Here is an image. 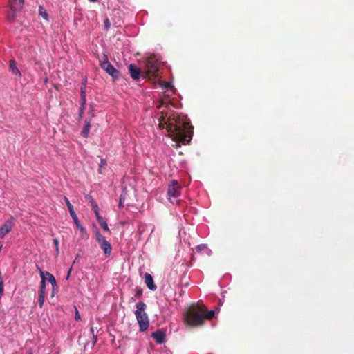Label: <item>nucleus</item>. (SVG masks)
<instances>
[{
    "instance_id": "obj_1",
    "label": "nucleus",
    "mask_w": 354,
    "mask_h": 354,
    "mask_svg": "<svg viewBox=\"0 0 354 354\" xmlns=\"http://www.w3.org/2000/svg\"><path fill=\"white\" fill-rule=\"evenodd\" d=\"M159 118L160 129H166L167 135L176 142L177 147L188 144L193 134V127L190 125L187 116L170 111L164 113Z\"/></svg>"
},
{
    "instance_id": "obj_2",
    "label": "nucleus",
    "mask_w": 354,
    "mask_h": 354,
    "mask_svg": "<svg viewBox=\"0 0 354 354\" xmlns=\"http://www.w3.org/2000/svg\"><path fill=\"white\" fill-rule=\"evenodd\" d=\"M203 306L199 304H192L184 315L185 324L191 327L202 326L203 322Z\"/></svg>"
},
{
    "instance_id": "obj_3",
    "label": "nucleus",
    "mask_w": 354,
    "mask_h": 354,
    "mask_svg": "<svg viewBox=\"0 0 354 354\" xmlns=\"http://www.w3.org/2000/svg\"><path fill=\"white\" fill-rule=\"evenodd\" d=\"M136 306L135 316L139 325V330L144 332L148 329L149 326V317L145 312L147 305L143 301H139Z\"/></svg>"
},
{
    "instance_id": "obj_4",
    "label": "nucleus",
    "mask_w": 354,
    "mask_h": 354,
    "mask_svg": "<svg viewBox=\"0 0 354 354\" xmlns=\"http://www.w3.org/2000/svg\"><path fill=\"white\" fill-rule=\"evenodd\" d=\"M160 62L154 57L150 56L145 62V75L149 78L157 79L160 77Z\"/></svg>"
},
{
    "instance_id": "obj_5",
    "label": "nucleus",
    "mask_w": 354,
    "mask_h": 354,
    "mask_svg": "<svg viewBox=\"0 0 354 354\" xmlns=\"http://www.w3.org/2000/svg\"><path fill=\"white\" fill-rule=\"evenodd\" d=\"M95 235L96 241L98 243L100 248L103 250L105 257H109L112 251L111 243L106 241L105 237L98 230L95 231Z\"/></svg>"
},
{
    "instance_id": "obj_6",
    "label": "nucleus",
    "mask_w": 354,
    "mask_h": 354,
    "mask_svg": "<svg viewBox=\"0 0 354 354\" xmlns=\"http://www.w3.org/2000/svg\"><path fill=\"white\" fill-rule=\"evenodd\" d=\"M100 62L101 68L113 78L116 79L119 77V71L109 62L105 54H103Z\"/></svg>"
},
{
    "instance_id": "obj_7",
    "label": "nucleus",
    "mask_w": 354,
    "mask_h": 354,
    "mask_svg": "<svg viewBox=\"0 0 354 354\" xmlns=\"http://www.w3.org/2000/svg\"><path fill=\"white\" fill-rule=\"evenodd\" d=\"M65 201L66 203V205H67V207H68V211L70 212V214L74 221V223H75L76 226L79 228V230H80V232L82 233H86V230L85 228L80 224L79 220H78V218L74 211V209H73V206L71 204L70 201H68V199L65 197Z\"/></svg>"
},
{
    "instance_id": "obj_8",
    "label": "nucleus",
    "mask_w": 354,
    "mask_h": 354,
    "mask_svg": "<svg viewBox=\"0 0 354 354\" xmlns=\"http://www.w3.org/2000/svg\"><path fill=\"white\" fill-rule=\"evenodd\" d=\"M181 187L177 180H173L169 185L167 193L169 196L176 198L180 194Z\"/></svg>"
},
{
    "instance_id": "obj_9",
    "label": "nucleus",
    "mask_w": 354,
    "mask_h": 354,
    "mask_svg": "<svg viewBox=\"0 0 354 354\" xmlns=\"http://www.w3.org/2000/svg\"><path fill=\"white\" fill-rule=\"evenodd\" d=\"M14 225L12 218L6 221L0 227V239H3L8 234Z\"/></svg>"
},
{
    "instance_id": "obj_10",
    "label": "nucleus",
    "mask_w": 354,
    "mask_h": 354,
    "mask_svg": "<svg viewBox=\"0 0 354 354\" xmlns=\"http://www.w3.org/2000/svg\"><path fill=\"white\" fill-rule=\"evenodd\" d=\"M129 71L131 75V77L134 80H138L140 77V69L135 64H131L129 66Z\"/></svg>"
},
{
    "instance_id": "obj_11",
    "label": "nucleus",
    "mask_w": 354,
    "mask_h": 354,
    "mask_svg": "<svg viewBox=\"0 0 354 354\" xmlns=\"http://www.w3.org/2000/svg\"><path fill=\"white\" fill-rule=\"evenodd\" d=\"M145 283L147 288L151 290H156L157 288L156 285L154 283L153 277L149 273L145 274Z\"/></svg>"
},
{
    "instance_id": "obj_12",
    "label": "nucleus",
    "mask_w": 354,
    "mask_h": 354,
    "mask_svg": "<svg viewBox=\"0 0 354 354\" xmlns=\"http://www.w3.org/2000/svg\"><path fill=\"white\" fill-rule=\"evenodd\" d=\"M151 337L158 344H162L165 340V333L161 330H158L155 333H153Z\"/></svg>"
},
{
    "instance_id": "obj_13",
    "label": "nucleus",
    "mask_w": 354,
    "mask_h": 354,
    "mask_svg": "<svg viewBox=\"0 0 354 354\" xmlns=\"http://www.w3.org/2000/svg\"><path fill=\"white\" fill-rule=\"evenodd\" d=\"M10 8L21 10L24 4V0H8Z\"/></svg>"
},
{
    "instance_id": "obj_14",
    "label": "nucleus",
    "mask_w": 354,
    "mask_h": 354,
    "mask_svg": "<svg viewBox=\"0 0 354 354\" xmlns=\"http://www.w3.org/2000/svg\"><path fill=\"white\" fill-rule=\"evenodd\" d=\"M9 68L10 71L19 77H21V74L19 70L17 67L16 62L14 59L10 60Z\"/></svg>"
},
{
    "instance_id": "obj_15",
    "label": "nucleus",
    "mask_w": 354,
    "mask_h": 354,
    "mask_svg": "<svg viewBox=\"0 0 354 354\" xmlns=\"http://www.w3.org/2000/svg\"><path fill=\"white\" fill-rule=\"evenodd\" d=\"M201 306H203V322L205 321V319H207V320L212 319L214 317V314H215L214 311V310L207 311V308L203 304H201Z\"/></svg>"
},
{
    "instance_id": "obj_16",
    "label": "nucleus",
    "mask_w": 354,
    "mask_h": 354,
    "mask_svg": "<svg viewBox=\"0 0 354 354\" xmlns=\"http://www.w3.org/2000/svg\"><path fill=\"white\" fill-rule=\"evenodd\" d=\"M19 11V10L10 8V10L8 12L6 15L7 19L10 22L15 21L16 19L17 12Z\"/></svg>"
},
{
    "instance_id": "obj_17",
    "label": "nucleus",
    "mask_w": 354,
    "mask_h": 354,
    "mask_svg": "<svg viewBox=\"0 0 354 354\" xmlns=\"http://www.w3.org/2000/svg\"><path fill=\"white\" fill-rule=\"evenodd\" d=\"M90 128H91V124L88 121H85V124H84V128L82 131V135L84 137V138H87L88 136V133H89V131H90Z\"/></svg>"
},
{
    "instance_id": "obj_18",
    "label": "nucleus",
    "mask_w": 354,
    "mask_h": 354,
    "mask_svg": "<svg viewBox=\"0 0 354 354\" xmlns=\"http://www.w3.org/2000/svg\"><path fill=\"white\" fill-rule=\"evenodd\" d=\"M46 274L48 277V281L52 285V288H56V286H57L56 279H55V277L48 272H46Z\"/></svg>"
},
{
    "instance_id": "obj_19",
    "label": "nucleus",
    "mask_w": 354,
    "mask_h": 354,
    "mask_svg": "<svg viewBox=\"0 0 354 354\" xmlns=\"http://www.w3.org/2000/svg\"><path fill=\"white\" fill-rule=\"evenodd\" d=\"M39 15H41L44 19H46V21L49 20L48 15L46 10V9L43 6L39 7Z\"/></svg>"
},
{
    "instance_id": "obj_20",
    "label": "nucleus",
    "mask_w": 354,
    "mask_h": 354,
    "mask_svg": "<svg viewBox=\"0 0 354 354\" xmlns=\"http://www.w3.org/2000/svg\"><path fill=\"white\" fill-rule=\"evenodd\" d=\"M45 290H46V279H43V280H41V283H40L39 294V295H45Z\"/></svg>"
},
{
    "instance_id": "obj_21",
    "label": "nucleus",
    "mask_w": 354,
    "mask_h": 354,
    "mask_svg": "<svg viewBox=\"0 0 354 354\" xmlns=\"http://www.w3.org/2000/svg\"><path fill=\"white\" fill-rule=\"evenodd\" d=\"M98 223L104 229V230H105L106 232H109L108 225L106 222L103 219V218H102L101 221H99Z\"/></svg>"
},
{
    "instance_id": "obj_22",
    "label": "nucleus",
    "mask_w": 354,
    "mask_h": 354,
    "mask_svg": "<svg viewBox=\"0 0 354 354\" xmlns=\"http://www.w3.org/2000/svg\"><path fill=\"white\" fill-rule=\"evenodd\" d=\"M162 88H164L165 90H169V89L172 88L173 86H172L171 83H170L169 82H164L162 84Z\"/></svg>"
},
{
    "instance_id": "obj_23",
    "label": "nucleus",
    "mask_w": 354,
    "mask_h": 354,
    "mask_svg": "<svg viewBox=\"0 0 354 354\" xmlns=\"http://www.w3.org/2000/svg\"><path fill=\"white\" fill-rule=\"evenodd\" d=\"M44 299H45V295H39V294L38 301H39V305L40 308H42V306L44 304V301H45Z\"/></svg>"
},
{
    "instance_id": "obj_24",
    "label": "nucleus",
    "mask_w": 354,
    "mask_h": 354,
    "mask_svg": "<svg viewBox=\"0 0 354 354\" xmlns=\"http://www.w3.org/2000/svg\"><path fill=\"white\" fill-rule=\"evenodd\" d=\"M125 201V196L123 194H121L119 199V208H122L124 207V202Z\"/></svg>"
},
{
    "instance_id": "obj_25",
    "label": "nucleus",
    "mask_w": 354,
    "mask_h": 354,
    "mask_svg": "<svg viewBox=\"0 0 354 354\" xmlns=\"http://www.w3.org/2000/svg\"><path fill=\"white\" fill-rule=\"evenodd\" d=\"M106 165V161L105 159L104 158H102L101 160H100V168H99V173L102 174V168Z\"/></svg>"
},
{
    "instance_id": "obj_26",
    "label": "nucleus",
    "mask_w": 354,
    "mask_h": 354,
    "mask_svg": "<svg viewBox=\"0 0 354 354\" xmlns=\"http://www.w3.org/2000/svg\"><path fill=\"white\" fill-rule=\"evenodd\" d=\"M207 248V245L205 244H200L196 246V250L197 252H201L204 249Z\"/></svg>"
},
{
    "instance_id": "obj_27",
    "label": "nucleus",
    "mask_w": 354,
    "mask_h": 354,
    "mask_svg": "<svg viewBox=\"0 0 354 354\" xmlns=\"http://www.w3.org/2000/svg\"><path fill=\"white\" fill-rule=\"evenodd\" d=\"M81 95H86V82L82 83V86H81Z\"/></svg>"
},
{
    "instance_id": "obj_28",
    "label": "nucleus",
    "mask_w": 354,
    "mask_h": 354,
    "mask_svg": "<svg viewBox=\"0 0 354 354\" xmlns=\"http://www.w3.org/2000/svg\"><path fill=\"white\" fill-rule=\"evenodd\" d=\"M86 102V95H81V105H82V107L85 106Z\"/></svg>"
},
{
    "instance_id": "obj_29",
    "label": "nucleus",
    "mask_w": 354,
    "mask_h": 354,
    "mask_svg": "<svg viewBox=\"0 0 354 354\" xmlns=\"http://www.w3.org/2000/svg\"><path fill=\"white\" fill-rule=\"evenodd\" d=\"M111 26V22L109 19L104 20V27L106 30H108Z\"/></svg>"
},
{
    "instance_id": "obj_30",
    "label": "nucleus",
    "mask_w": 354,
    "mask_h": 354,
    "mask_svg": "<svg viewBox=\"0 0 354 354\" xmlns=\"http://www.w3.org/2000/svg\"><path fill=\"white\" fill-rule=\"evenodd\" d=\"M142 294V290L141 288H136V297H140Z\"/></svg>"
},
{
    "instance_id": "obj_31",
    "label": "nucleus",
    "mask_w": 354,
    "mask_h": 354,
    "mask_svg": "<svg viewBox=\"0 0 354 354\" xmlns=\"http://www.w3.org/2000/svg\"><path fill=\"white\" fill-rule=\"evenodd\" d=\"M75 319L77 321L80 320L81 317H80V315L79 314V312H78L77 308L75 307Z\"/></svg>"
},
{
    "instance_id": "obj_32",
    "label": "nucleus",
    "mask_w": 354,
    "mask_h": 354,
    "mask_svg": "<svg viewBox=\"0 0 354 354\" xmlns=\"http://www.w3.org/2000/svg\"><path fill=\"white\" fill-rule=\"evenodd\" d=\"M53 243L56 248V251L58 253L59 252V248H58L59 241H57V239H54Z\"/></svg>"
},
{
    "instance_id": "obj_33",
    "label": "nucleus",
    "mask_w": 354,
    "mask_h": 354,
    "mask_svg": "<svg viewBox=\"0 0 354 354\" xmlns=\"http://www.w3.org/2000/svg\"><path fill=\"white\" fill-rule=\"evenodd\" d=\"M57 290H58L57 286H56V288H52L51 296L54 297L55 295L57 292Z\"/></svg>"
},
{
    "instance_id": "obj_34",
    "label": "nucleus",
    "mask_w": 354,
    "mask_h": 354,
    "mask_svg": "<svg viewBox=\"0 0 354 354\" xmlns=\"http://www.w3.org/2000/svg\"><path fill=\"white\" fill-rule=\"evenodd\" d=\"M92 209H93L94 213L99 212V207L97 204H94L92 207Z\"/></svg>"
},
{
    "instance_id": "obj_35",
    "label": "nucleus",
    "mask_w": 354,
    "mask_h": 354,
    "mask_svg": "<svg viewBox=\"0 0 354 354\" xmlns=\"http://www.w3.org/2000/svg\"><path fill=\"white\" fill-rule=\"evenodd\" d=\"M3 291V283L2 281H0V296L2 295Z\"/></svg>"
},
{
    "instance_id": "obj_36",
    "label": "nucleus",
    "mask_w": 354,
    "mask_h": 354,
    "mask_svg": "<svg viewBox=\"0 0 354 354\" xmlns=\"http://www.w3.org/2000/svg\"><path fill=\"white\" fill-rule=\"evenodd\" d=\"M91 333H92V335H93V338H94V344H95V343L96 342V341H97V337H96V336H95V335H94V328H93V327H91Z\"/></svg>"
},
{
    "instance_id": "obj_37",
    "label": "nucleus",
    "mask_w": 354,
    "mask_h": 354,
    "mask_svg": "<svg viewBox=\"0 0 354 354\" xmlns=\"http://www.w3.org/2000/svg\"><path fill=\"white\" fill-rule=\"evenodd\" d=\"M95 216H96V218H97V221H101V220H102V217L100 216V214L99 212H95Z\"/></svg>"
},
{
    "instance_id": "obj_38",
    "label": "nucleus",
    "mask_w": 354,
    "mask_h": 354,
    "mask_svg": "<svg viewBox=\"0 0 354 354\" xmlns=\"http://www.w3.org/2000/svg\"><path fill=\"white\" fill-rule=\"evenodd\" d=\"M95 216H96V218H97V221H101V220H102V217L100 216V214L99 212H95Z\"/></svg>"
},
{
    "instance_id": "obj_39",
    "label": "nucleus",
    "mask_w": 354,
    "mask_h": 354,
    "mask_svg": "<svg viewBox=\"0 0 354 354\" xmlns=\"http://www.w3.org/2000/svg\"><path fill=\"white\" fill-rule=\"evenodd\" d=\"M85 109V106H82V105H80V116L82 117V115L84 113V110Z\"/></svg>"
},
{
    "instance_id": "obj_40",
    "label": "nucleus",
    "mask_w": 354,
    "mask_h": 354,
    "mask_svg": "<svg viewBox=\"0 0 354 354\" xmlns=\"http://www.w3.org/2000/svg\"><path fill=\"white\" fill-rule=\"evenodd\" d=\"M39 274H40L41 280H43V279H46L45 275H46V274L42 270H40Z\"/></svg>"
},
{
    "instance_id": "obj_41",
    "label": "nucleus",
    "mask_w": 354,
    "mask_h": 354,
    "mask_svg": "<svg viewBox=\"0 0 354 354\" xmlns=\"http://www.w3.org/2000/svg\"><path fill=\"white\" fill-rule=\"evenodd\" d=\"M90 202H91V207H93V205L94 204H97L93 198H91Z\"/></svg>"
},
{
    "instance_id": "obj_42",
    "label": "nucleus",
    "mask_w": 354,
    "mask_h": 354,
    "mask_svg": "<svg viewBox=\"0 0 354 354\" xmlns=\"http://www.w3.org/2000/svg\"><path fill=\"white\" fill-rule=\"evenodd\" d=\"M71 268L68 270V274H67V277L66 279H68L69 276H70V274H71Z\"/></svg>"
},
{
    "instance_id": "obj_43",
    "label": "nucleus",
    "mask_w": 354,
    "mask_h": 354,
    "mask_svg": "<svg viewBox=\"0 0 354 354\" xmlns=\"http://www.w3.org/2000/svg\"><path fill=\"white\" fill-rule=\"evenodd\" d=\"M91 2H95L96 0H89Z\"/></svg>"
}]
</instances>
